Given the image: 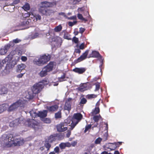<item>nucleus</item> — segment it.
Segmentation results:
<instances>
[{
  "instance_id": "f257e3e1",
  "label": "nucleus",
  "mask_w": 154,
  "mask_h": 154,
  "mask_svg": "<svg viewBox=\"0 0 154 154\" xmlns=\"http://www.w3.org/2000/svg\"><path fill=\"white\" fill-rule=\"evenodd\" d=\"M48 82L46 80H44L34 85L32 88V92H28L26 95V98L28 99H31L34 96L35 94L39 93L43 88L44 85H47Z\"/></svg>"
},
{
  "instance_id": "f03ea898",
  "label": "nucleus",
  "mask_w": 154,
  "mask_h": 154,
  "mask_svg": "<svg viewBox=\"0 0 154 154\" xmlns=\"http://www.w3.org/2000/svg\"><path fill=\"white\" fill-rule=\"evenodd\" d=\"M0 144L3 147H10L15 146L14 138L12 134H3L0 138Z\"/></svg>"
},
{
  "instance_id": "7ed1b4c3",
  "label": "nucleus",
  "mask_w": 154,
  "mask_h": 154,
  "mask_svg": "<svg viewBox=\"0 0 154 154\" xmlns=\"http://www.w3.org/2000/svg\"><path fill=\"white\" fill-rule=\"evenodd\" d=\"M71 120L69 119L65 120L64 122H62L56 125L57 131L59 132H64L68 129L67 125L70 124Z\"/></svg>"
},
{
  "instance_id": "20e7f679",
  "label": "nucleus",
  "mask_w": 154,
  "mask_h": 154,
  "mask_svg": "<svg viewBox=\"0 0 154 154\" xmlns=\"http://www.w3.org/2000/svg\"><path fill=\"white\" fill-rule=\"evenodd\" d=\"M82 117V115L80 113H75L74 114L70 125L71 130H72L76 125L81 120Z\"/></svg>"
},
{
  "instance_id": "39448f33",
  "label": "nucleus",
  "mask_w": 154,
  "mask_h": 154,
  "mask_svg": "<svg viewBox=\"0 0 154 154\" xmlns=\"http://www.w3.org/2000/svg\"><path fill=\"white\" fill-rule=\"evenodd\" d=\"M25 101L24 100H20L13 103L8 108V110L9 112L15 110L18 107H23Z\"/></svg>"
},
{
  "instance_id": "423d86ee",
  "label": "nucleus",
  "mask_w": 154,
  "mask_h": 154,
  "mask_svg": "<svg viewBox=\"0 0 154 154\" xmlns=\"http://www.w3.org/2000/svg\"><path fill=\"white\" fill-rule=\"evenodd\" d=\"M50 55L46 56L45 55L41 56L37 60H34L35 63L38 66H41L48 62L50 60Z\"/></svg>"
},
{
  "instance_id": "0eeeda50",
  "label": "nucleus",
  "mask_w": 154,
  "mask_h": 154,
  "mask_svg": "<svg viewBox=\"0 0 154 154\" xmlns=\"http://www.w3.org/2000/svg\"><path fill=\"white\" fill-rule=\"evenodd\" d=\"M30 114L31 116L32 117H35L37 116L43 118L46 116L47 114V111L43 110L42 111L39 112L38 113H36L33 111H31L30 112Z\"/></svg>"
},
{
  "instance_id": "6e6552de",
  "label": "nucleus",
  "mask_w": 154,
  "mask_h": 154,
  "mask_svg": "<svg viewBox=\"0 0 154 154\" xmlns=\"http://www.w3.org/2000/svg\"><path fill=\"white\" fill-rule=\"evenodd\" d=\"M39 11L43 15H50L53 12V11L50 9L40 6L39 8Z\"/></svg>"
},
{
  "instance_id": "1a4fd4ad",
  "label": "nucleus",
  "mask_w": 154,
  "mask_h": 154,
  "mask_svg": "<svg viewBox=\"0 0 154 154\" xmlns=\"http://www.w3.org/2000/svg\"><path fill=\"white\" fill-rule=\"evenodd\" d=\"M75 100L72 98H69L66 100L65 104L64 109L69 111L71 109V105L75 102Z\"/></svg>"
},
{
  "instance_id": "9d476101",
  "label": "nucleus",
  "mask_w": 154,
  "mask_h": 154,
  "mask_svg": "<svg viewBox=\"0 0 154 154\" xmlns=\"http://www.w3.org/2000/svg\"><path fill=\"white\" fill-rule=\"evenodd\" d=\"M29 125L30 127L34 128L35 130H37L41 128L42 127L40 124L35 120H32Z\"/></svg>"
},
{
  "instance_id": "9b49d317",
  "label": "nucleus",
  "mask_w": 154,
  "mask_h": 154,
  "mask_svg": "<svg viewBox=\"0 0 154 154\" xmlns=\"http://www.w3.org/2000/svg\"><path fill=\"white\" fill-rule=\"evenodd\" d=\"M56 3L55 2H41L40 6L47 8L52 7L54 5H56Z\"/></svg>"
},
{
  "instance_id": "f8f14e48",
  "label": "nucleus",
  "mask_w": 154,
  "mask_h": 154,
  "mask_svg": "<svg viewBox=\"0 0 154 154\" xmlns=\"http://www.w3.org/2000/svg\"><path fill=\"white\" fill-rule=\"evenodd\" d=\"M89 50H86L80 57H79L75 61L76 63L79 62L85 59L87 57L88 53Z\"/></svg>"
},
{
  "instance_id": "ddd939ff",
  "label": "nucleus",
  "mask_w": 154,
  "mask_h": 154,
  "mask_svg": "<svg viewBox=\"0 0 154 154\" xmlns=\"http://www.w3.org/2000/svg\"><path fill=\"white\" fill-rule=\"evenodd\" d=\"M90 57L98 58L99 59H100V61L101 62L103 61V60L100 55L98 52L96 51H92V53L90 55V57Z\"/></svg>"
},
{
  "instance_id": "4468645a",
  "label": "nucleus",
  "mask_w": 154,
  "mask_h": 154,
  "mask_svg": "<svg viewBox=\"0 0 154 154\" xmlns=\"http://www.w3.org/2000/svg\"><path fill=\"white\" fill-rule=\"evenodd\" d=\"M86 70V69L84 68H75L73 69V71L79 74H82Z\"/></svg>"
},
{
  "instance_id": "2eb2a0df",
  "label": "nucleus",
  "mask_w": 154,
  "mask_h": 154,
  "mask_svg": "<svg viewBox=\"0 0 154 154\" xmlns=\"http://www.w3.org/2000/svg\"><path fill=\"white\" fill-rule=\"evenodd\" d=\"M59 147L62 149H64L66 147H70L71 146L70 143L69 142L62 143L59 144Z\"/></svg>"
},
{
  "instance_id": "dca6fc26",
  "label": "nucleus",
  "mask_w": 154,
  "mask_h": 154,
  "mask_svg": "<svg viewBox=\"0 0 154 154\" xmlns=\"http://www.w3.org/2000/svg\"><path fill=\"white\" fill-rule=\"evenodd\" d=\"M53 66V63L52 62H51L44 68L49 72L52 70Z\"/></svg>"
},
{
  "instance_id": "f3484780",
  "label": "nucleus",
  "mask_w": 154,
  "mask_h": 154,
  "mask_svg": "<svg viewBox=\"0 0 154 154\" xmlns=\"http://www.w3.org/2000/svg\"><path fill=\"white\" fill-rule=\"evenodd\" d=\"M26 67V66L24 64L21 63L17 66V72H21L22 70L24 69Z\"/></svg>"
},
{
  "instance_id": "a211bd4d",
  "label": "nucleus",
  "mask_w": 154,
  "mask_h": 154,
  "mask_svg": "<svg viewBox=\"0 0 154 154\" xmlns=\"http://www.w3.org/2000/svg\"><path fill=\"white\" fill-rule=\"evenodd\" d=\"M39 34L38 32H35L32 33L29 35L28 38L30 39H33L35 38H38L39 37Z\"/></svg>"
},
{
  "instance_id": "6ab92c4d",
  "label": "nucleus",
  "mask_w": 154,
  "mask_h": 154,
  "mask_svg": "<svg viewBox=\"0 0 154 154\" xmlns=\"http://www.w3.org/2000/svg\"><path fill=\"white\" fill-rule=\"evenodd\" d=\"M48 72L46 69L43 68L42 70L38 73V75L41 77H44L47 75Z\"/></svg>"
},
{
  "instance_id": "aec40b11",
  "label": "nucleus",
  "mask_w": 154,
  "mask_h": 154,
  "mask_svg": "<svg viewBox=\"0 0 154 154\" xmlns=\"http://www.w3.org/2000/svg\"><path fill=\"white\" fill-rule=\"evenodd\" d=\"M58 108V106L57 105H55L48 107V109L50 111L54 112L56 111Z\"/></svg>"
},
{
  "instance_id": "412c9836",
  "label": "nucleus",
  "mask_w": 154,
  "mask_h": 154,
  "mask_svg": "<svg viewBox=\"0 0 154 154\" xmlns=\"http://www.w3.org/2000/svg\"><path fill=\"white\" fill-rule=\"evenodd\" d=\"M8 107V105L7 104H5L0 105V113H2Z\"/></svg>"
},
{
  "instance_id": "4be33fe9",
  "label": "nucleus",
  "mask_w": 154,
  "mask_h": 154,
  "mask_svg": "<svg viewBox=\"0 0 154 154\" xmlns=\"http://www.w3.org/2000/svg\"><path fill=\"white\" fill-rule=\"evenodd\" d=\"M16 64V63L15 61H13L11 63H8L7 62L6 64V67L7 68H8V69H10L13 68L14 66Z\"/></svg>"
},
{
  "instance_id": "5701e85b",
  "label": "nucleus",
  "mask_w": 154,
  "mask_h": 154,
  "mask_svg": "<svg viewBox=\"0 0 154 154\" xmlns=\"http://www.w3.org/2000/svg\"><path fill=\"white\" fill-rule=\"evenodd\" d=\"M108 144L109 145L108 146L106 145V148L109 149L111 150H114L116 148V146L114 143H109Z\"/></svg>"
},
{
  "instance_id": "b1692460",
  "label": "nucleus",
  "mask_w": 154,
  "mask_h": 154,
  "mask_svg": "<svg viewBox=\"0 0 154 154\" xmlns=\"http://www.w3.org/2000/svg\"><path fill=\"white\" fill-rule=\"evenodd\" d=\"M100 112V109L98 107H95L94 110H93L92 112L91 113V116H94L98 113Z\"/></svg>"
},
{
  "instance_id": "393cba45",
  "label": "nucleus",
  "mask_w": 154,
  "mask_h": 154,
  "mask_svg": "<svg viewBox=\"0 0 154 154\" xmlns=\"http://www.w3.org/2000/svg\"><path fill=\"white\" fill-rule=\"evenodd\" d=\"M19 121V119H15L10 123V126L11 127H12L18 125L19 123H18Z\"/></svg>"
},
{
  "instance_id": "a878e982",
  "label": "nucleus",
  "mask_w": 154,
  "mask_h": 154,
  "mask_svg": "<svg viewBox=\"0 0 154 154\" xmlns=\"http://www.w3.org/2000/svg\"><path fill=\"white\" fill-rule=\"evenodd\" d=\"M8 46H5L4 48H1L0 50V54L1 55H4L5 54L7 51V48Z\"/></svg>"
},
{
  "instance_id": "bb28decb",
  "label": "nucleus",
  "mask_w": 154,
  "mask_h": 154,
  "mask_svg": "<svg viewBox=\"0 0 154 154\" xmlns=\"http://www.w3.org/2000/svg\"><path fill=\"white\" fill-rule=\"evenodd\" d=\"M86 87V84H84L79 88V89L80 91L83 92L87 90Z\"/></svg>"
},
{
  "instance_id": "cd10ccee",
  "label": "nucleus",
  "mask_w": 154,
  "mask_h": 154,
  "mask_svg": "<svg viewBox=\"0 0 154 154\" xmlns=\"http://www.w3.org/2000/svg\"><path fill=\"white\" fill-rule=\"evenodd\" d=\"M22 8L25 11L29 10L30 9L29 5L28 3H26L23 6Z\"/></svg>"
},
{
  "instance_id": "c85d7f7f",
  "label": "nucleus",
  "mask_w": 154,
  "mask_h": 154,
  "mask_svg": "<svg viewBox=\"0 0 154 154\" xmlns=\"http://www.w3.org/2000/svg\"><path fill=\"white\" fill-rule=\"evenodd\" d=\"M7 89L5 87L2 88L0 90V94H5L7 93Z\"/></svg>"
},
{
  "instance_id": "c756f323",
  "label": "nucleus",
  "mask_w": 154,
  "mask_h": 154,
  "mask_svg": "<svg viewBox=\"0 0 154 154\" xmlns=\"http://www.w3.org/2000/svg\"><path fill=\"white\" fill-rule=\"evenodd\" d=\"M62 29V27L61 26V25H58V26L56 27L55 28H54V31L56 32H59Z\"/></svg>"
},
{
  "instance_id": "7c9ffc66",
  "label": "nucleus",
  "mask_w": 154,
  "mask_h": 154,
  "mask_svg": "<svg viewBox=\"0 0 154 154\" xmlns=\"http://www.w3.org/2000/svg\"><path fill=\"white\" fill-rule=\"evenodd\" d=\"M55 117L57 119L61 118V112L59 111L56 113L55 114Z\"/></svg>"
},
{
  "instance_id": "2f4dec72",
  "label": "nucleus",
  "mask_w": 154,
  "mask_h": 154,
  "mask_svg": "<svg viewBox=\"0 0 154 154\" xmlns=\"http://www.w3.org/2000/svg\"><path fill=\"white\" fill-rule=\"evenodd\" d=\"M77 17L79 19L82 21H87V20L84 18L83 17L82 15L80 14L79 13L78 14Z\"/></svg>"
},
{
  "instance_id": "473e14b6",
  "label": "nucleus",
  "mask_w": 154,
  "mask_h": 154,
  "mask_svg": "<svg viewBox=\"0 0 154 154\" xmlns=\"http://www.w3.org/2000/svg\"><path fill=\"white\" fill-rule=\"evenodd\" d=\"M97 95L94 94H88L86 96V97L88 99H91L96 97Z\"/></svg>"
},
{
  "instance_id": "72a5a7b5",
  "label": "nucleus",
  "mask_w": 154,
  "mask_h": 154,
  "mask_svg": "<svg viewBox=\"0 0 154 154\" xmlns=\"http://www.w3.org/2000/svg\"><path fill=\"white\" fill-rule=\"evenodd\" d=\"M55 140V138L53 135H51L49 137L48 139V142L49 143H52L53 141H54Z\"/></svg>"
},
{
  "instance_id": "f704fd0d",
  "label": "nucleus",
  "mask_w": 154,
  "mask_h": 154,
  "mask_svg": "<svg viewBox=\"0 0 154 154\" xmlns=\"http://www.w3.org/2000/svg\"><path fill=\"white\" fill-rule=\"evenodd\" d=\"M102 140V139L100 137L97 138L95 141L94 143L95 144H99Z\"/></svg>"
},
{
  "instance_id": "c9c22d12",
  "label": "nucleus",
  "mask_w": 154,
  "mask_h": 154,
  "mask_svg": "<svg viewBox=\"0 0 154 154\" xmlns=\"http://www.w3.org/2000/svg\"><path fill=\"white\" fill-rule=\"evenodd\" d=\"M45 146L47 149V150L48 151L51 147V145L48 142H46L44 145Z\"/></svg>"
},
{
  "instance_id": "e433bc0d",
  "label": "nucleus",
  "mask_w": 154,
  "mask_h": 154,
  "mask_svg": "<svg viewBox=\"0 0 154 154\" xmlns=\"http://www.w3.org/2000/svg\"><path fill=\"white\" fill-rule=\"evenodd\" d=\"M19 2V0H16L14 1L12 3H11V5H10L12 6L13 8L14 9V8H15V6H14V5L18 3ZM13 10L14 11V10L13 9Z\"/></svg>"
},
{
  "instance_id": "4c0bfd02",
  "label": "nucleus",
  "mask_w": 154,
  "mask_h": 154,
  "mask_svg": "<svg viewBox=\"0 0 154 154\" xmlns=\"http://www.w3.org/2000/svg\"><path fill=\"white\" fill-rule=\"evenodd\" d=\"M100 118V115L95 116L93 117V119L95 122H97Z\"/></svg>"
},
{
  "instance_id": "58836bf2",
  "label": "nucleus",
  "mask_w": 154,
  "mask_h": 154,
  "mask_svg": "<svg viewBox=\"0 0 154 154\" xmlns=\"http://www.w3.org/2000/svg\"><path fill=\"white\" fill-rule=\"evenodd\" d=\"M43 121L46 123H50L51 122V120L48 118H46L43 119Z\"/></svg>"
},
{
  "instance_id": "ea45409f",
  "label": "nucleus",
  "mask_w": 154,
  "mask_h": 154,
  "mask_svg": "<svg viewBox=\"0 0 154 154\" xmlns=\"http://www.w3.org/2000/svg\"><path fill=\"white\" fill-rule=\"evenodd\" d=\"M21 23L20 25V26L25 25L26 24H28L29 23V21H26L25 20L21 21Z\"/></svg>"
},
{
  "instance_id": "a19ab883",
  "label": "nucleus",
  "mask_w": 154,
  "mask_h": 154,
  "mask_svg": "<svg viewBox=\"0 0 154 154\" xmlns=\"http://www.w3.org/2000/svg\"><path fill=\"white\" fill-rule=\"evenodd\" d=\"M70 128H69V130L67 131V133L66 134V136L68 138L70 137L71 134V130H70L69 129Z\"/></svg>"
},
{
  "instance_id": "79ce46f5",
  "label": "nucleus",
  "mask_w": 154,
  "mask_h": 154,
  "mask_svg": "<svg viewBox=\"0 0 154 154\" xmlns=\"http://www.w3.org/2000/svg\"><path fill=\"white\" fill-rule=\"evenodd\" d=\"M91 127V125H89L86 126L85 127V130L84 131V132L86 133L87 131H88L89 129H90Z\"/></svg>"
},
{
  "instance_id": "37998d69",
  "label": "nucleus",
  "mask_w": 154,
  "mask_h": 154,
  "mask_svg": "<svg viewBox=\"0 0 154 154\" xmlns=\"http://www.w3.org/2000/svg\"><path fill=\"white\" fill-rule=\"evenodd\" d=\"M76 23H77V21H75L73 22H69L68 24H69V26H72L73 25L75 24Z\"/></svg>"
},
{
  "instance_id": "c03bdc74",
  "label": "nucleus",
  "mask_w": 154,
  "mask_h": 154,
  "mask_svg": "<svg viewBox=\"0 0 154 154\" xmlns=\"http://www.w3.org/2000/svg\"><path fill=\"white\" fill-rule=\"evenodd\" d=\"M87 102L86 100L84 98H82L81 100L80 103L84 104L86 103Z\"/></svg>"
},
{
  "instance_id": "a18cd8bd",
  "label": "nucleus",
  "mask_w": 154,
  "mask_h": 154,
  "mask_svg": "<svg viewBox=\"0 0 154 154\" xmlns=\"http://www.w3.org/2000/svg\"><path fill=\"white\" fill-rule=\"evenodd\" d=\"M73 41L75 43H78L79 42L78 38L75 37H73Z\"/></svg>"
},
{
  "instance_id": "49530a36",
  "label": "nucleus",
  "mask_w": 154,
  "mask_h": 154,
  "mask_svg": "<svg viewBox=\"0 0 154 154\" xmlns=\"http://www.w3.org/2000/svg\"><path fill=\"white\" fill-rule=\"evenodd\" d=\"M13 42L15 43H17L20 42L21 41V40L18 38L14 39L13 41Z\"/></svg>"
},
{
  "instance_id": "de8ad7c7",
  "label": "nucleus",
  "mask_w": 154,
  "mask_h": 154,
  "mask_svg": "<svg viewBox=\"0 0 154 154\" xmlns=\"http://www.w3.org/2000/svg\"><path fill=\"white\" fill-rule=\"evenodd\" d=\"M30 14L28 12L27 13L23 15V17L24 18L27 17H29Z\"/></svg>"
},
{
  "instance_id": "09e8293b",
  "label": "nucleus",
  "mask_w": 154,
  "mask_h": 154,
  "mask_svg": "<svg viewBox=\"0 0 154 154\" xmlns=\"http://www.w3.org/2000/svg\"><path fill=\"white\" fill-rule=\"evenodd\" d=\"M114 143L116 146L117 148L119 147L120 145H122V142H119L116 143Z\"/></svg>"
},
{
  "instance_id": "8fccbe9b",
  "label": "nucleus",
  "mask_w": 154,
  "mask_h": 154,
  "mask_svg": "<svg viewBox=\"0 0 154 154\" xmlns=\"http://www.w3.org/2000/svg\"><path fill=\"white\" fill-rule=\"evenodd\" d=\"M21 59L22 61L25 62L27 60V58L26 57L22 56L21 57Z\"/></svg>"
},
{
  "instance_id": "3c124183",
  "label": "nucleus",
  "mask_w": 154,
  "mask_h": 154,
  "mask_svg": "<svg viewBox=\"0 0 154 154\" xmlns=\"http://www.w3.org/2000/svg\"><path fill=\"white\" fill-rule=\"evenodd\" d=\"M59 148L58 146H56L54 149V151L56 153H58L59 152Z\"/></svg>"
},
{
  "instance_id": "603ef678",
  "label": "nucleus",
  "mask_w": 154,
  "mask_h": 154,
  "mask_svg": "<svg viewBox=\"0 0 154 154\" xmlns=\"http://www.w3.org/2000/svg\"><path fill=\"white\" fill-rule=\"evenodd\" d=\"M35 17L37 20H40L41 18V16L38 14L36 15Z\"/></svg>"
},
{
  "instance_id": "864d4df0",
  "label": "nucleus",
  "mask_w": 154,
  "mask_h": 154,
  "mask_svg": "<svg viewBox=\"0 0 154 154\" xmlns=\"http://www.w3.org/2000/svg\"><path fill=\"white\" fill-rule=\"evenodd\" d=\"M68 19L69 20H76V16H74L70 17H68Z\"/></svg>"
},
{
  "instance_id": "5fc2aeb1",
  "label": "nucleus",
  "mask_w": 154,
  "mask_h": 154,
  "mask_svg": "<svg viewBox=\"0 0 154 154\" xmlns=\"http://www.w3.org/2000/svg\"><path fill=\"white\" fill-rule=\"evenodd\" d=\"M100 88V85L99 84H97L96 85V88L95 91H97L99 90Z\"/></svg>"
},
{
  "instance_id": "6e6d98bb",
  "label": "nucleus",
  "mask_w": 154,
  "mask_h": 154,
  "mask_svg": "<svg viewBox=\"0 0 154 154\" xmlns=\"http://www.w3.org/2000/svg\"><path fill=\"white\" fill-rule=\"evenodd\" d=\"M79 48L80 49H83L84 48V44H82L79 46Z\"/></svg>"
},
{
  "instance_id": "4d7b16f0",
  "label": "nucleus",
  "mask_w": 154,
  "mask_h": 154,
  "mask_svg": "<svg viewBox=\"0 0 154 154\" xmlns=\"http://www.w3.org/2000/svg\"><path fill=\"white\" fill-rule=\"evenodd\" d=\"M77 142L76 141H73L71 143V145H72L73 146H75L77 144Z\"/></svg>"
},
{
  "instance_id": "13d9d810",
  "label": "nucleus",
  "mask_w": 154,
  "mask_h": 154,
  "mask_svg": "<svg viewBox=\"0 0 154 154\" xmlns=\"http://www.w3.org/2000/svg\"><path fill=\"white\" fill-rule=\"evenodd\" d=\"M75 52L79 54L81 52V51L80 50V49L78 48L75 49Z\"/></svg>"
},
{
  "instance_id": "bf43d9fd",
  "label": "nucleus",
  "mask_w": 154,
  "mask_h": 154,
  "mask_svg": "<svg viewBox=\"0 0 154 154\" xmlns=\"http://www.w3.org/2000/svg\"><path fill=\"white\" fill-rule=\"evenodd\" d=\"M83 11H84V9H83V8L82 7L81 8H79L78 9V11L79 12H81Z\"/></svg>"
},
{
  "instance_id": "052dcab7",
  "label": "nucleus",
  "mask_w": 154,
  "mask_h": 154,
  "mask_svg": "<svg viewBox=\"0 0 154 154\" xmlns=\"http://www.w3.org/2000/svg\"><path fill=\"white\" fill-rule=\"evenodd\" d=\"M59 15H62L65 17H66V16L65 14L63 12H60L59 13Z\"/></svg>"
},
{
  "instance_id": "680f3d73",
  "label": "nucleus",
  "mask_w": 154,
  "mask_h": 154,
  "mask_svg": "<svg viewBox=\"0 0 154 154\" xmlns=\"http://www.w3.org/2000/svg\"><path fill=\"white\" fill-rule=\"evenodd\" d=\"M94 146V144H91L89 147V149L91 150L92 149Z\"/></svg>"
},
{
  "instance_id": "e2e57ef3",
  "label": "nucleus",
  "mask_w": 154,
  "mask_h": 154,
  "mask_svg": "<svg viewBox=\"0 0 154 154\" xmlns=\"http://www.w3.org/2000/svg\"><path fill=\"white\" fill-rule=\"evenodd\" d=\"M65 78V77L64 76H62L61 78H60L59 79V81L60 82H62L64 80L63 79Z\"/></svg>"
},
{
  "instance_id": "0e129e2a",
  "label": "nucleus",
  "mask_w": 154,
  "mask_h": 154,
  "mask_svg": "<svg viewBox=\"0 0 154 154\" xmlns=\"http://www.w3.org/2000/svg\"><path fill=\"white\" fill-rule=\"evenodd\" d=\"M85 30V29L84 28H80V32L81 33H82Z\"/></svg>"
},
{
  "instance_id": "69168bd1",
  "label": "nucleus",
  "mask_w": 154,
  "mask_h": 154,
  "mask_svg": "<svg viewBox=\"0 0 154 154\" xmlns=\"http://www.w3.org/2000/svg\"><path fill=\"white\" fill-rule=\"evenodd\" d=\"M17 140V143H15V141H14V142L15 143V146H17V145H20L21 144V143H20V142L19 141V140Z\"/></svg>"
},
{
  "instance_id": "338daca9",
  "label": "nucleus",
  "mask_w": 154,
  "mask_h": 154,
  "mask_svg": "<svg viewBox=\"0 0 154 154\" xmlns=\"http://www.w3.org/2000/svg\"><path fill=\"white\" fill-rule=\"evenodd\" d=\"M23 76V74H20L17 75V77L19 78H20Z\"/></svg>"
},
{
  "instance_id": "774afa93",
  "label": "nucleus",
  "mask_w": 154,
  "mask_h": 154,
  "mask_svg": "<svg viewBox=\"0 0 154 154\" xmlns=\"http://www.w3.org/2000/svg\"><path fill=\"white\" fill-rule=\"evenodd\" d=\"M114 154H119V151L118 150L115 151Z\"/></svg>"
}]
</instances>
